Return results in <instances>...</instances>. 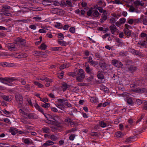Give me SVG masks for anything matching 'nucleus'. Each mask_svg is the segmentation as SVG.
<instances>
[{
    "mask_svg": "<svg viewBox=\"0 0 147 147\" xmlns=\"http://www.w3.org/2000/svg\"><path fill=\"white\" fill-rule=\"evenodd\" d=\"M16 43L15 44L12 43H9L7 45V47L11 51H15L18 49V48L16 47L17 45H25V40L24 39H22L20 38H17L16 40Z\"/></svg>",
    "mask_w": 147,
    "mask_h": 147,
    "instance_id": "obj_1",
    "label": "nucleus"
},
{
    "mask_svg": "<svg viewBox=\"0 0 147 147\" xmlns=\"http://www.w3.org/2000/svg\"><path fill=\"white\" fill-rule=\"evenodd\" d=\"M43 114L48 120L49 121L50 123L54 125L53 127H51L52 128L54 127L55 129V130L53 129V131H55L56 129L58 130L59 131H61L62 127L61 124L59 123L56 121H54L51 120V119H52L51 116L49 114H45L44 113Z\"/></svg>",
    "mask_w": 147,
    "mask_h": 147,
    "instance_id": "obj_2",
    "label": "nucleus"
},
{
    "mask_svg": "<svg viewBox=\"0 0 147 147\" xmlns=\"http://www.w3.org/2000/svg\"><path fill=\"white\" fill-rule=\"evenodd\" d=\"M19 81L21 83H24L26 82L20 78H16L12 77H8L5 78L0 77V82L4 83L5 82H18Z\"/></svg>",
    "mask_w": 147,
    "mask_h": 147,
    "instance_id": "obj_3",
    "label": "nucleus"
},
{
    "mask_svg": "<svg viewBox=\"0 0 147 147\" xmlns=\"http://www.w3.org/2000/svg\"><path fill=\"white\" fill-rule=\"evenodd\" d=\"M20 112L23 116L26 118L34 119H36L37 118V115L34 113H30L28 115L26 113V109L24 108L23 106L21 107Z\"/></svg>",
    "mask_w": 147,
    "mask_h": 147,
    "instance_id": "obj_4",
    "label": "nucleus"
},
{
    "mask_svg": "<svg viewBox=\"0 0 147 147\" xmlns=\"http://www.w3.org/2000/svg\"><path fill=\"white\" fill-rule=\"evenodd\" d=\"M84 73V71L82 69L78 70L77 76L76 77V79L78 82H82L83 80L85 78Z\"/></svg>",
    "mask_w": 147,
    "mask_h": 147,
    "instance_id": "obj_5",
    "label": "nucleus"
},
{
    "mask_svg": "<svg viewBox=\"0 0 147 147\" xmlns=\"http://www.w3.org/2000/svg\"><path fill=\"white\" fill-rule=\"evenodd\" d=\"M66 103L65 99H59L56 105L58 108L63 110L65 107V104Z\"/></svg>",
    "mask_w": 147,
    "mask_h": 147,
    "instance_id": "obj_6",
    "label": "nucleus"
},
{
    "mask_svg": "<svg viewBox=\"0 0 147 147\" xmlns=\"http://www.w3.org/2000/svg\"><path fill=\"white\" fill-rule=\"evenodd\" d=\"M61 6H67L69 7H71L72 5L71 0H63L61 2Z\"/></svg>",
    "mask_w": 147,
    "mask_h": 147,
    "instance_id": "obj_7",
    "label": "nucleus"
},
{
    "mask_svg": "<svg viewBox=\"0 0 147 147\" xmlns=\"http://www.w3.org/2000/svg\"><path fill=\"white\" fill-rule=\"evenodd\" d=\"M112 63L118 68H122L123 66V64L120 61L116 59L112 60Z\"/></svg>",
    "mask_w": 147,
    "mask_h": 147,
    "instance_id": "obj_8",
    "label": "nucleus"
},
{
    "mask_svg": "<svg viewBox=\"0 0 147 147\" xmlns=\"http://www.w3.org/2000/svg\"><path fill=\"white\" fill-rule=\"evenodd\" d=\"M110 30L111 31V33L113 34H114L115 32L117 30L116 26L114 24H112L109 27Z\"/></svg>",
    "mask_w": 147,
    "mask_h": 147,
    "instance_id": "obj_9",
    "label": "nucleus"
},
{
    "mask_svg": "<svg viewBox=\"0 0 147 147\" xmlns=\"http://www.w3.org/2000/svg\"><path fill=\"white\" fill-rule=\"evenodd\" d=\"M123 31L125 35L127 36V37L128 38L129 37L131 36V31L129 29H124Z\"/></svg>",
    "mask_w": 147,
    "mask_h": 147,
    "instance_id": "obj_10",
    "label": "nucleus"
},
{
    "mask_svg": "<svg viewBox=\"0 0 147 147\" xmlns=\"http://www.w3.org/2000/svg\"><path fill=\"white\" fill-rule=\"evenodd\" d=\"M16 98L17 101L19 103L21 104L23 100V97L20 94L16 95Z\"/></svg>",
    "mask_w": 147,
    "mask_h": 147,
    "instance_id": "obj_11",
    "label": "nucleus"
},
{
    "mask_svg": "<svg viewBox=\"0 0 147 147\" xmlns=\"http://www.w3.org/2000/svg\"><path fill=\"white\" fill-rule=\"evenodd\" d=\"M100 14L98 12L97 10H92V16L94 17H100Z\"/></svg>",
    "mask_w": 147,
    "mask_h": 147,
    "instance_id": "obj_12",
    "label": "nucleus"
},
{
    "mask_svg": "<svg viewBox=\"0 0 147 147\" xmlns=\"http://www.w3.org/2000/svg\"><path fill=\"white\" fill-rule=\"evenodd\" d=\"M100 89L104 91L106 93H108L109 92V89L105 86H104L103 85H101L100 86Z\"/></svg>",
    "mask_w": 147,
    "mask_h": 147,
    "instance_id": "obj_13",
    "label": "nucleus"
},
{
    "mask_svg": "<svg viewBox=\"0 0 147 147\" xmlns=\"http://www.w3.org/2000/svg\"><path fill=\"white\" fill-rule=\"evenodd\" d=\"M32 53L34 55L41 57L42 56V52L34 51H32Z\"/></svg>",
    "mask_w": 147,
    "mask_h": 147,
    "instance_id": "obj_14",
    "label": "nucleus"
},
{
    "mask_svg": "<svg viewBox=\"0 0 147 147\" xmlns=\"http://www.w3.org/2000/svg\"><path fill=\"white\" fill-rule=\"evenodd\" d=\"M136 69L137 67L133 65L130 66L128 68V71L131 73L136 70Z\"/></svg>",
    "mask_w": 147,
    "mask_h": 147,
    "instance_id": "obj_15",
    "label": "nucleus"
},
{
    "mask_svg": "<svg viewBox=\"0 0 147 147\" xmlns=\"http://www.w3.org/2000/svg\"><path fill=\"white\" fill-rule=\"evenodd\" d=\"M102 71H99L97 73V77L100 79H104V76Z\"/></svg>",
    "mask_w": 147,
    "mask_h": 147,
    "instance_id": "obj_16",
    "label": "nucleus"
},
{
    "mask_svg": "<svg viewBox=\"0 0 147 147\" xmlns=\"http://www.w3.org/2000/svg\"><path fill=\"white\" fill-rule=\"evenodd\" d=\"M34 106L36 109H37L40 112H41L43 114H44V113L43 109L41 107H40L38 104H35L34 105Z\"/></svg>",
    "mask_w": 147,
    "mask_h": 147,
    "instance_id": "obj_17",
    "label": "nucleus"
},
{
    "mask_svg": "<svg viewBox=\"0 0 147 147\" xmlns=\"http://www.w3.org/2000/svg\"><path fill=\"white\" fill-rule=\"evenodd\" d=\"M65 121L67 123L68 125H72L74 124V123L71 121V120L69 118L66 119L65 120Z\"/></svg>",
    "mask_w": 147,
    "mask_h": 147,
    "instance_id": "obj_18",
    "label": "nucleus"
},
{
    "mask_svg": "<svg viewBox=\"0 0 147 147\" xmlns=\"http://www.w3.org/2000/svg\"><path fill=\"white\" fill-rule=\"evenodd\" d=\"M115 40L118 43V45L119 46H121L124 45V43L122 42L121 40L119 38H116L115 39Z\"/></svg>",
    "mask_w": 147,
    "mask_h": 147,
    "instance_id": "obj_19",
    "label": "nucleus"
},
{
    "mask_svg": "<svg viewBox=\"0 0 147 147\" xmlns=\"http://www.w3.org/2000/svg\"><path fill=\"white\" fill-rule=\"evenodd\" d=\"M107 16L106 15L102 14L100 22L101 23H103L107 19Z\"/></svg>",
    "mask_w": 147,
    "mask_h": 147,
    "instance_id": "obj_20",
    "label": "nucleus"
},
{
    "mask_svg": "<svg viewBox=\"0 0 147 147\" xmlns=\"http://www.w3.org/2000/svg\"><path fill=\"white\" fill-rule=\"evenodd\" d=\"M134 4L136 6H138L140 5L142 6H143L144 5V3H141L140 1L137 0L134 2Z\"/></svg>",
    "mask_w": 147,
    "mask_h": 147,
    "instance_id": "obj_21",
    "label": "nucleus"
},
{
    "mask_svg": "<svg viewBox=\"0 0 147 147\" xmlns=\"http://www.w3.org/2000/svg\"><path fill=\"white\" fill-rule=\"evenodd\" d=\"M100 125L102 127L104 128L107 127L108 125L104 121H101L99 123Z\"/></svg>",
    "mask_w": 147,
    "mask_h": 147,
    "instance_id": "obj_22",
    "label": "nucleus"
},
{
    "mask_svg": "<svg viewBox=\"0 0 147 147\" xmlns=\"http://www.w3.org/2000/svg\"><path fill=\"white\" fill-rule=\"evenodd\" d=\"M58 42L59 45L63 46H65L67 44V42L64 41L58 40Z\"/></svg>",
    "mask_w": 147,
    "mask_h": 147,
    "instance_id": "obj_23",
    "label": "nucleus"
},
{
    "mask_svg": "<svg viewBox=\"0 0 147 147\" xmlns=\"http://www.w3.org/2000/svg\"><path fill=\"white\" fill-rule=\"evenodd\" d=\"M11 96H3V98L7 101H10L11 99Z\"/></svg>",
    "mask_w": 147,
    "mask_h": 147,
    "instance_id": "obj_24",
    "label": "nucleus"
},
{
    "mask_svg": "<svg viewBox=\"0 0 147 147\" xmlns=\"http://www.w3.org/2000/svg\"><path fill=\"white\" fill-rule=\"evenodd\" d=\"M115 135L117 137L119 138L123 136L124 134L121 131H118L115 133Z\"/></svg>",
    "mask_w": 147,
    "mask_h": 147,
    "instance_id": "obj_25",
    "label": "nucleus"
},
{
    "mask_svg": "<svg viewBox=\"0 0 147 147\" xmlns=\"http://www.w3.org/2000/svg\"><path fill=\"white\" fill-rule=\"evenodd\" d=\"M27 56L26 54L24 53H20L18 55V58H22L26 57Z\"/></svg>",
    "mask_w": 147,
    "mask_h": 147,
    "instance_id": "obj_26",
    "label": "nucleus"
},
{
    "mask_svg": "<svg viewBox=\"0 0 147 147\" xmlns=\"http://www.w3.org/2000/svg\"><path fill=\"white\" fill-rule=\"evenodd\" d=\"M47 47V46L45 43H42L40 45L39 48L41 50H45Z\"/></svg>",
    "mask_w": 147,
    "mask_h": 147,
    "instance_id": "obj_27",
    "label": "nucleus"
},
{
    "mask_svg": "<svg viewBox=\"0 0 147 147\" xmlns=\"http://www.w3.org/2000/svg\"><path fill=\"white\" fill-rule=\"evenodd\" d=\"M23 142L26 144L30 143L32 142V141L30 140L28 138L23 139H22Z\"/></svg>",
    "mask_w": 147,
    "mask_h": 147,
    "instance_id": "obj_28",
    "label": "nucleus"
},
{
    "mask_svg": "<svg viewBox=\"0 0 147 147\" xmlns=\"http://www.w3.org/2000/svg\"><path fill=\"white\" fill-rule=\"evenodd\" d=\"M58 38L59 40H63L64 38V36L63 34L62 33H59L58 34Z\"/></svg>",
    "mask_w": 147,
    "mask_h": 147,
    "instance_id": "obj_29",
    "label": "nucleus"
},
{
    "mask_svg": "<svg viewBox=\"0 0 147 147\" xmlns=\"http://www.w3.org/2000/svg\"><path fill=\"white\" fill-rule=\"evenodd\" d=\"M127 102L129 104L133 105L134 102H133L132 99L131 98H129L127 99Z\"/></svg>",
    "mask_w": 147,
    "mask_h": 147,
    "instance_id": "obj_30",
    "label": "nucleus"
},
{
    "mask_svg": "<svg viewBox=\"0 0 147 147\" xmlns=\"http://www.w3.org/2000/svg\"><path fill=\"white\" fill-rule=\"evenodd\" d=\"M42 107L47 109L50 107V105L49 103H45L42 104Z\"/></svg>",
    "mask_w": 147,
    "mask_h": 147,
    "instance_id": "obj_31",
    "label": "nucleus"
},
{
    "mask_svg": "<svg viewBox=\"0 0 147 147\" xmlns=\"http://www.w3.org/2000/svg\"><path fill=\"white\" fill-rule=\"evenodd\" d=\"M40 100L45 103L48 102L49 100L47 98H40Z\"/></svg>",
    "mask_w": 147,
    "mask_h": 147,
    "instance_id": "obj_32",
    "label": "nucleus"
},
{
    "mask_svg": "<svg viewBox=\"0 0 147 147\" xmlns=\"http://www.w3.org/2000/svg\"><path fill=\"white\" fill-rule=\"evenodd\" d=\"M146 41H147L146 40L143 41L142 42H139L138 44H139L142 46H145L146 45Z\"/></svg>",
    "mask_w": 147,
    "mask_h": 147,
    "instance_id": "obj_33",
    "label": "nucleus"
},
{
    "mask_svg": "<svg viewBox=\"0 0 147 147\" xmlns=\"http://www.w3.org/2000/svg\"><path fill=\"white\" fill-rule=\"evenodd\" d=\"M99 65L103 69H104V68H105L106 66V64L105 62H104L103 63H99Z\"/></svg>",
    "mask_w": 147,
    "mask_h": 147,
    "instance_id": "obj_34",
    "label": "nucleus"
},
{
    "mask_svg": "<svg viewBox=\"0 0 147 147\" xmlns=\"http://www.w3.org/2000/svg\"><path fill=\"white\" fill-rule=\"evenodd\" d=\"M42 80L44 81V82H53L52 80L48 78H46L44 79H41Z\"/></svg>",
    "mask_w": 147,
    "mask_h": 147,
    "instance_id": "obj_35",
    "label": "nucleus"
},
{
    "mask_svg": "<svg viewBox=\"0 0 147 147\" xmlns=\"http://www.w3.org/2000/svg\"><path fill=\"white\" fill-rule=\"evenodd\" d=\"M85 66L86 67V71L87 72V73H89L90 71V67L89 66H88L87 63H86L85 65Z\"/></svg>",
    "mask_w": 147,
    "mask_h": 147,
    "instance_id": "obj_36",
    "label": "nucleus"
},
{
    "mask_svg": "<svg viewBox=\"0 0 147 147\" xmlns=\"http://www.w3.org/2000/svg\"><path fill=\"white\" fill-rule=\"evenodd\" d=\"M129 11L130 12L136 11L135 10V8L132 5H131V6L130 7V8H129Z\"/></svg>",
    "mask_w": 147,
    "mask_h": 147,
    "instance_id": "obj_37",
    "label": "nucleus"
},
{
    "mask_svg": "<svg viewBox=\"0 0 147 147\" xmlns=\"http://www.w3.org/2000/svg\"><path fill=\"white\" fill-rule=\"evenodd\" d=\"M98 102V101L97 98L96 97L92 98V103H97Z\"/></svg>",
    "mask_w": 147,
    "mask_h": 147,
    "instance_id": "obj_38",
    "label": "nucleus"
},
{
    "mask_svg": "<svg viewBox=\"0 0 147 147\" xmlns=\"http://www.w3.org/2000/svg\"><path fill=\"white\" fill-rule=\"evenodd\" d=\"M42 130L44 132L46 133H49L50 131V129L47 127L43 128Z\"/></svg>",
    "mask_w": 147,
    "mask_h": 147,
    "instance_id": "obj_39",
    "label": "nucleus"
},
{
    "mask_svg": "<svg viewBox=\"0 0 147 147\" xmlns=\"http://www.w3.org/2000/svg\"><path fill=\"white\" fill-rule=\"evenodd\" d=\"M126 21V19L124 18H121L119 19V21L121 24H124L125 22Z\"/></svg>",
    "mask_w": 147,
    "mask_h": 147,
    "instance_id": "obj_40",
    "label": "nucleus"
},
{
    "mask_svg": "<svg viewBox=\"0 0 147 147\" xmlns=\"http://www.w3.org/2000/svg\"><path fill=\"white\" fill-rule=\"evenodd\" d=\"M7 67H13L15 66L13 63H7Z\"/></svg>",
    "mask_w": 147,
    "mask_h": 147,
    "instance_id": "obj_41",
    "label": "nucleus"
},
{
    "mask_svg": "<svg viewBox=\"0 0 147 147\" xmlns=\"http://www.w3.org/2000/svg\"><path fill=\"white\" fill-rule=\"evenodd\" d=\"M1 14L2 16L4 15L6 16H9L10 15V13L8 12L3 11L2 13H1Z\"/></svg>",
    "mask_w": 147,
    "mask_h": 147,
    "instance_id": "obj_42",
    "label": "nucleus"
},
{
    "mask_svg": "<svg viewBox=\"0 0 147 147\" xmlns=\"http://www.w3.org/2000/svg\"><path fill=\"white\" fill-rule=\"evenodd\" d=\"M7 62H2L0 63V66L3 67H7Z\"/></svg>",
    "mask_w": 147,
    "mask_h": 147,
    "instance_id": "obj_43",
    "label": "nucleus"
},
{
    "mask_svg": "<svg viewBox=\"0 0 147 147\" xmlns=\"http://www.w3.org/2000/svg\"><path fill=\"white\" fill-rule=\"evenodd\" d=\"M50 138L53 141H55L57 139V138L54 135H52L50 137Z\"/></svg>",
    "mask_w": 147,
    "mask_h": 147,
    "instance_id": "obj_44",
    "label": "nucleus"
},
{
    "mask_svg": "<svg viewBox=\"0 0 147 147\" xmlns=\"http://www.w3.org/2000/svg\"><path fill=\"white\" fill-rule=\"evenodd\" d=\"M142 103V102L141 100L138 99H136V103L138 105H140Z\"/></svg>",
    "mask_w": 147,
    "mask_h": 147,
    "instance_id": "obj_45",
    "label": "nucleus"
},
{
    "mask_svg": "<svg viewBox=\"0 0 147 147\" xmlns=\"http://www.w3.org/2000/svg\"><path fill=\"white\" fill-rule=\"evenodd\" d=\"M142 23L143 24L145 25H147V18H143L142 20Z\"/></svg>",
    "mask_w": 147,
    "mask_h": 147,
    "instance_id": "obj_46",
    "label": "nucleus"
},
{
    "mask_svg": "<svg viewBox=\"0 0 147 147\" xmlns=\"http://www.w3.org/2000/svg\"><path fill=\"white\" fill-rule=\"evenodd\" d=\"M92 13V7H90V10L87 12V15L90 16L91 15V14Z\"/></svg>",
    "mask_w": 147,
    "mask_h": 147,
    "instance_id": "obj_47",
    "label": "nucleus"
},
{
    "mask_svg": "<svg viewBox=\"0 0 147 147\" xmlns=\"http://www.w3.org/2000/svg\"><path fill=\"white\" fill-rule=\"evenodd\" d=\"M135 90L136 92L138 93H142L144 92V90L141 89L136 88Z\"/></svg>",
    "mask_w": 147,
    "mask_h": 147,
    "instance_id": "obj_48",
    "label": "nucleus"
},
{
    "mask_svg": "<svg viewBox=\"0 0 147 147\" xmlns=\"http://www.w3.org/2000/svg\"><path fill=\"white\" fill-rule=\"evenodd\" d=\"M124 26H125V27L124 29H132V27H131V26L129 25H128V24H125Z\"/></svg>",
    "mask_w": 147,
    "mask_h": 147,
    "instance_id": "obj_49",
    "label": "nucleus"
},
{
    "mask_svg": "<svg viewBox=\"0 0 147 147\" xmlns=\"http://www.w3.org/2000/svg\"><path fill=\"white\" fill-rule=\"evenodd\" d=\"M2 7L3 8L2 9L3 10V9H9L10 8V7L9 6L7 5H3L2 6Z\"/></svg>",
    "mask_w": 147,
    "mask_h": 147,
    "instance_id": "obj_50",
    "label": "nucleus"
},
{
    "mask_svg": "<svg viewBox=\"0 0 147 147\" xmlns=\"http://www.w3.org/2000/svg\"><path fill=\"white\" fill-rule=\"evenodd\" d=\"M46 36L50 38L53 37V35L52 34L51 32H49L48 33L46 34Z\"/></svg>",
    "mask_w": 147,
    "mask_h": 147,
    "instance_id": "obj_51",
    "label": "nucleus"
},
{
    "mask_svg": "<svg viewBox=\"0 0 147 147\" xmlns=\"http://www.w3.org/2000/svg\"><path fill=\"white\" fill-rule=\"evenodd\" d=\"M134 54L136 55H138L139 56H141L142 55V53L141 52L136 50H135Z\"/></svg>",
    "mask_w": 147,
    "mask_h": 147,
    "instance_id": "obj_52",
    "label": "nucleus"
},
{
    "mask_svg": "<svg viewBox=\"0 0 147 147\" xmlns=\"http://www.w3.org/2000/svg\"><path fill=\"white\" fill-rule=\"evenodd\" d=\"M69 31L72 33H74L75 32V29L74 27H72L69 28Z\"/></svg>",
    "mask_w": 147,
    "mask_h": 147,
    "instance_id": "obj_53",
    "label": "nucleus"
},
{
    "mask_svg": "<svg viewBox=\"0 0 147 147\" xmlns=\"http://www.w3.org/2000/svg\"><path fill=\"white\" fill-rule=\"evenodd\" d=\"M35 85L39 88H42L43 87V85L41 83H35Z\"/></svg>",
    "mask_w": 147,
    "mask_h": 147,
    "instance_id": "obj_54",
    "label": "nucleus"
},
{
    "mask_svg": "<svg viewBox=\"0 0 147 147\" xmlns=\"http://www.w3.org/2000/svg\"><path fill=\"white\" fill-rule=\"evenodd\" d=\"M66 68V66L64 63L59 67V69L60 70H61V69H63Z\"/></svg>",
    "mask_w": 147,
    "mask_h": 147,
    "instance_id": "obj_55",
    "label": "nucleus"
},
{
    "mask_svg": "<svg viewBox=\"0 0 147 147\" xmlns=\"http://www.w3.org/2000/svg\"><path fill=\"white\" fill-rule=\"evenodd\" d=\"M136 86L135 83H132L130 85V87L131 88L133 89H134L136 88Z\"/></svg>",
    "mask_w": 147,
    "mask_h": 147,
    "instance_id": "obj_56",
    "label": "nucleus"
},
{
    "mask_svg": "<svg viewBox=\"0 0 147 147\" xmlns=\"http://www.w3.org/2000/svg\"><path fill=\"white\" fill-rule=\"evenodd\" d=\"M66 103L65 104V106H67L68 107H71V105L69 103L67 102V100L66 99Z\"/></svg>",
    "mask_w": 147,
    "mask_h": 147,
    "instance_id": "obj_57",
    "label": "nucleus"
},
{
    "mask_svg": "<svg viewBox=\"0 0 147 147\" xmlns=\"http://www.w3.org/2000/svg\"><path fill=\"white\" fill-rule=\"evenodd\" d=\"M2 111L3 112V113H4L5 114H6V115H5L6 116H8L7 115H9V112L5 110H4L3 111Z\"/></svg>",
    "mask_w": 147,
    "mask_h": 147,
    "instance_id": "obj_58",
    "label": "nucleus"
},
{
    "mask_svg": "<svg viewBox=\"0 0 147 147\" xmlns=\"http://www.w3.org/2000/svg\"><path fill=\"white\" fill-rule=\"evenodd\" d=\"M61 48L59 47H55L52 48L53 50L54 51H58L59 50H60Z\"/></svg>",
    "mask_w": 147,
    "mask_h": 147,
    "instance_id": "obj_59",
    "label": "nucleus"
},
{
    "mask_svg": "<svg viewBox=\"0 0 147 147\" xmlns=\"http://www.w3.org/2000/svg\"><path fill=\"white\" fill-rule=\"evenodd\" d=\"M95 56L96 58L98 59H100L101 58V56L100 55L99 53H96L95 54Z\"/></svg>",
    "mask_w": 147,
    "mask_h": 147,
    "instance_id": "obj_60",
    "label": "nucleus"
},
{
    "mask_svg": "<svg viewBox=\"0 0 147 147\" xmlns=\"http://www.w3.org/2000/svg\"><path fill=\"white\" fill-rule=\"evenodd\" d=\"M147 35L146 33L144 32L141 33L140 34L141 37L143 38L145 37H146Z\"/></svg>",
    "mask_w": 147,
    "mask_h": 147,
    "instance_id": "obj_61",
    "label": "nucleus"
},
{
    "mask_svg": "<svg viewBox=\"0 0 147 147\" xmlns=\"http://www.w3.org/2000/svg\"><path fill=\"white\" fill-rule=\"evenodd\" d=\"M29 27L33 30H35L36 28V26L34 25H30L29 26Z\"/></svg>",
    "mask_w": 147,
    "mask_h": 147,
    "instance_id": "obj_62",
    "label": "nucleus"
},
{
    "mask_svg": "<svg viewBox=\"0 0 147 147\" xmlns=\"http://www.w3.org/2000/svg\"><path fill=\"white\" fill-rule=\"evenodd\" d=\"M38 32L40 33H46V30L43 29H40Z\"/></svg>",
    "mask_w": 147,
    "mask_h": 147,
    "instance_id": "obj_63",
    "label": "nucleus"
},
{
    "mask_svg": "<svg viewBox=\"0 0 147 147\" xmlns=\"http://www.w3.org/2000/svg\"><path fill=\"white\" fill-rule=\"evenodd\" d=\"M63 89L64 91L66 90L67 88V85L66 83L64 84L62 86Z\"/></svg>",
    "mask_w": 147,
    "mask_h": 147,
    "instance_id": "obj_64",
    "label": "nucleus"
}]
</instances>
